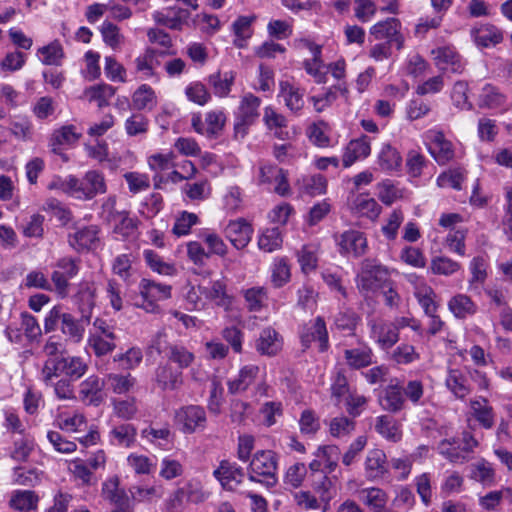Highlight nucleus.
<instances>
[{
    "mask_svg": "<svg viewBox=\"0 0 512 512\" xmlns=\"http://www.w3.org/2000/svg\"><path fill=\"white\" fill-rule=\"evenodd\" d=\"M389 282V270L374 259H365L361 264V272L357 278V286L361 292H375L386 288Z\"/></svg>",
    "mask_w": 512,
    "mask_h": 512,
    "instance_id": "obj_1",
    "label": "nucleus"
},
{
    "mask_svg": "<svg viewBox=\"0 0 512 512\" xmlns=\"http://www.w3.org/2000/svg\"><path fill=\"white\" fill-rule=\"evenodd\" d=\"M51 367L47 368V372L42 376L46 384L52 383L54 378L65 376L70 381L80 379L87 371V363L78 356H72L67 352L55 360Z\"/></svg>",
    "mask_w": 512,
    "mask_h": 512,
    "instance_id": "obj_2",
    "label": "nucleus"
},
{
    "mask_svg": "<svg viewBox=\"0 0 512 512\" xmlns=\"http://www.w3.org/2000/svg\"><path fill=\"white\" fill-rule=\"evenodd\" d=\"M277 470L276 455L270 450H261L255 453L249 465V480L264 483L266 486H274L277 482L275 473Z\"/></svg>",
    "mask_w": 512,
    "mask_h": 512,
    "instance_id": "obj_3",
    "label": "nucleus"
},
{
    "mask_svg": "<svg viewBox=\"0 0 512 512\" xmlns=\"http://www.w3.org/2000/svg\"><path fill=\"white\" fill-rule=\"evenodd\" d=\"M154 353L157 355L164 353L168 360L176 363L180 369L189 367L195 359L194 354L186 347L168 344L165 334L161 332L156 335L148 347V354L152 356Z\"/></svg>",
    "mask_w": 512,
    "mask_h": 512,
    "instance_id": "obj_4",
    "label": "nucleus"
},
{
    "mask_svg": "<svg viewBox=\"0 0 512 512\" xmlns=\"http://www.w3.org/2000/svg\"><path fill=\"white\" fill-rule=\"evenodd\" d=\"M261 100L252 93L246 94L239 105L234 123V137L243 139L248 133V129L259 117V106Z\"/></svg>",
    "mask_w": 512,
    "mask_h": 512,
    "instance_id": "obj_5",
    "label": "nucleus"
},
{
    "mask_svg": "<svg viewBox=\"0 0 512 512\" xmlns=\"http://www.w3.org/2000/svg\"><path fill=\"white\" fill-rule=\"evenodd\" d=\"M175 425L185 434L204 430L207 424L205 409L200 405H186L175 411Z\"/></svg>",
    "mask_w": 512,
    "mask_h": 512,
    "instance_id": "obj_6",
    "label": "nucleus"
},
{
    "mask_svg": "<svg viewBox=\"0 0 512 512\" xmlns=\"http://www.w3.org/2000/svg\"><path fill=\"white\" fill-rule=\"evenodd\" d=\"M139 289L143 299L141 307L149 313L159 312V306L156 302L171 297V286L156 283L149 279H142Z\"/></svg>",
    "mask_w": 512,
    "mask_h": 512,
    "instance_id": "obj_7",
    "label": "nucleus"
},
{
    "mask_svg": "<svg viewBox=\"0 0 512 512\" xmlns=\"http://www.w3.org/2000/svg\"><path fill=\"white\" fill-rule=\"evenodd\" d=\"M370 36L374 40H386L385 43L395 44L398 50L403 48L404 37L401 33V22L391 17L379 21L370 28Z\"/></svg>",
    "mask_w": 512,
    "mask_h": 512,
    "instance_id": "obj_8",
    "label": "nucleus"
},
{
    "mask_svg": "<svg viewBox=\"0 0 512 512\" xmlns=\"http://www.w3.org/2000/svg\"><path fill=\"white\" fill-rule=\"evenodd\" d=\"M106 192L104 176L95 170L88 171L82 179L77 178L75 186V197L78 199L90 200L97 194Z\"/></svg>",
    "mask_w": 512,
    "mask_h": 512,
    "instance_id": "obj_9",
    "label": "nucleus"
},
{
    "mask_svg": "<svg viewBox=\"0 0 512 512\" xmlns=\"http://www.w3.org/2000/svg\"><path fill=\"white\" fill-rule=\"evenodd\" d=\"M102 496L115 506L111 512H132L130 499L125 490L119 488L117 476L111 477L103 483Z\"/></svg>",
    "mask_w": 512,
    "mask_h": 512,
    "instance_id": "obj_10",
    "label": "nucleus"
},
{
    "mask_svg": "<svg viewBox=\"0 0 512 512\" xmlns=\"http://www.w3.org/2000/svg\"><path fill=\"white\" fill-rule=\"evenodd\" d=\"M213 476L220 482L223 489L234 491L244 478L243 469L229 460H222L214 470Z\"/></svg>",
    "mask_w": 512,
    "mask_h": 512,
    "instance_id": "obj_11",
    "label": "nucleus"
},
{
    "mask_svg": "<svg viewBox=\"0 0 512 512\" xmlns=\"http://www.w3.org/2000/svg\"><path fill=\"white\" fill-rule=\"evenodd\" d=\"M189 18L190 12L180 7H169L153 14V19L158 25L177 31H181L185 25L189 24Z\"/></svg>",
    "mask_w": 512,
    "mask_h": 512,
    "instance_id": "obj_12",
    "label": "nucleus"
},
{
    "mask_svg": "<svg viewBox=\"0 0 512 512\" xmlns=\"http://www.w3.org/2000/svg\"><path fill=\"white\" fill-rule=\"evenodd\" d=\"M225 236L236 249L245 248L251 240L253 229L245 219L230 221L225 227Z\"/></svg>",
    "mask_w": 512,
    "mask_h": 512,
    "instance_id": "obj_13",
    "label": "nucleus"
},
{
    "mask_svg": "<svg viewBox=\"0 0 512 512\" xmlns=\"http://www.w3.org/2000/svg\"><path fill=\"white\" fill-rule=\"evenodd\" d=\"M105 382L97 375H91L80 384L79 397L86 405L99 406L103 400Z\"/></svg>",
    "mask_w": 512,
    "mask_h": 512,
    "instance_id": "obj_14",
    "label": "nucleus"
},
{
    "mask_svg": "<svg viewBox=\"0 0 512 512\" xmlns=\"http://www.w3.org/2000/svg\"><path fill=\"white\" fill-rule=\"evenodd\" d=\"M313 341L319 342V351L324 352L328 348V332L323 318L317 317L315 321L304 328L301 333V342L308 348Z\"/></svg>",
    "mask_w": 512,
    "mask_h": 512,
    "instance_id": "obj_15",
    "label": "nucleus"
},
{
    "mask_svg": "<svg viewBox=\"0 0 512 512\" xmlns=\"http://www.w3.org/2000/svg\"><path fill=\"white\" fill-rule=\"evenodd\" d=\"M80 136L81 135L76 132L74 125H64L59 129L54 130L49 139V147L51 152L62 156V158L66 161L67 158L62 153V146L76 143Z\"/></svg>",
    "mask_w": 512,
    "mask_h": 512,
    "instance_id": "obj_16",
    "label": "nucleus"
},
{
    "mask_svg": "<svg viewBox=\"0 0 512 512\" xmlns=\"http://www.w3.org/2000/svg\"><path fill=\"white\" fill-rule=\"evenodd\" d=\"M429 152L439 165H445L454 158L452 143L440 131L433 132Z\"/></svg>",
    "mask_w": 512,
    "mask_h": 512,
    "instance_id": "obj_17",
    "label": "nucleus"
},
{
    "mask_svg": "<svg viewBox=\"0 0 512 512\" xmlns=\"http://www.w3.org/2000/svg\"><path fill=\"white\" fill-rule=\"evenodd\" d=\"M339 246L341 253L353 254L355 257H359L366 251L367 240L362 232L349 230L341 235Z\"/></svg>",
    "mask_w": 512,
    "mask_h": 512,
    "instance_id": "obj_18",
    "label": "nucleus"
},
{
    "mask_svg": "<svg viewBox=\"0 0 512 512\" xmlns=\"http://www.w3.org/2000/svg\"><path fill=\"white\" fill-rule=\"evenodd\" d=\"M282 349V338L279 333L267 327L263 329L256 340V350L261 355L275 356Z\"/></svg>",
    "mask_w": 512,
    "mask_h": 512,
    "instance_id": "obj_19",
    "label": "nucleus"
},
{
    "mask_svg": "<svg viewBox=\"0 0 512 512\" xmlns=\"http://www.w3.org/2000/svg\"><path fill=\"white\" fill-rule=\"evenodd\" d=\"M435 55L436 65L443 71H451L453 73H461L463 64L460 56L450 47H441L432 51Z\"/></svg>",
    "mask_w": 512,
    "mask_h": 512,
    "instance_id": "obj_20",
    "label": "nucleus"
},
{
    "mask_svg": "<svg viewBox=\"0 0 512 512\" xmlns=\"http://www.w3.org/2000/svg\"><path fill=\"white\" fill-rule=\"evenodd\" d=\"M472 416L485 429H491L494 425L495 414L493 407L486 398L478 397L470 401Z\"/></svg>",
    "mask_w": 512,
    "mask_h": 512,
    "instance_id": "obj_21",
    "label": "nucleus"
},
{
    "mask_svg": "<svg viewBox=\"0 0 512 512\" xmlns=\"http://www.w3.org/2000/svg\"><path fill=\"white\" fill-rule=\"evenodd\" d=\"M371 152L370 142L367 136L351 140L343 154L344 167L351 166L356 160L366 158Z\"/></svg>",
    "mask_w": 512,
    "mask_h": 512,
    "instance_id": "obj_22",
    "label": "nucleus"
},
{
    "mask_svg": "<svg viewBox=\"0 0 512 512\" xmlns=\"http://www.w3.org/2000/svg\"><path fill=\"white\" fill-rule=\"evenodd\" d=\"M259 373V367L256 365H246L242 367L239 374L233 380L228 381V391L231 394H238L247 390L255 381Z\"/></svg>",
    "mask_w": 512,
    "mask_h": 512,
    "instance_id": "obj_23",
    "label": "nucleus"
},
{
    "mask_svg": "<svg viewBox=\"0 0 512 512\" xmlns=\"http://www.w3.org/2000/svg\"><path fill=\"white\" fill-rule=\"evenodd\" d=\"M235 81V74L232 71L224 72L217 71L210 74L207 78V82L213 90V93L224 98L229 95L231 88Z\"/></svg>",
    "mask_w": 512,
    "mask_h": 512,
    "instance_id": "obj_24",
    "label": "nucleus"
},
{
    "mask_svg": "<svg viewBox=\"0 0 512 512\" xmlns=\"http://www.w3.org/2000/svg\"><path fill=\"white\" fill-rule=\"evenodd\" d=\"M344 358L347 365L352 369H361L373 363V352L368 346L344 350Z\"/></svg>",
    "mask_w": 512,
    "mask_h": 512,
    "instance_id": "obj_25",
    "label": "nucleus"
},
{
    "mask_svg": "<svg viewBox=\"0 0 512 512\" xmlns=\"http://www.w3.org/2000/svg\"><path fill=\"white\" fill-rule=\"evenodd\" d=\"M405 399L402 388L398 385H389L383 391L380 398L381 407L389 412L397 413L404 408Z\"/></svg>",
    "mask_w": 512,
    "mask_h": 512,
    "instance_id": "obj_26",
    "label": "nucleus"
},
{
    "mask_svg": "<svg viewBox=\"0 0 512 512\" xmlns=\"http://www.w3.org/2000/svg\"><path fill=\"white\" fill-rule=\"evenodd\" d=\"M155 381L162 390H175L182 384V377L166 364L156 368Z\"/></svg>",
    "mask_w": 512,
    "mask_h": 512,
    "instance_id": "obj_27",
    "label": "nucleus"
},
{
    "mask_svg": "<svg viewBox=\"0 0 512 512\" xmlns=\"http://www.w3.org/2000/svg\"><path fill=\"white\" fill-rule=\"evenodd\" d=\"M279 96L283 98L286 107L292 112L297 113L304 106L303 93L288 81L280 82Z\"/></svg>",
    "mask_w": 512,
    "mask_h": 512,
    "instance_id": "obj_28",
    "label": "nucleus"
},
{
    "mask_svg": "<svg viewBox=\"0 0 512 512\" xmlns=\"http://www.w3.org/2000/svg\"><path fill=\"white\" fill-rule=\"evenodd\" d=\"M90 321H82V316L80 319H76L70 313H65L62 316V322L60 325V329L62 333L72 339L74 342H80L83 338L85 325L89 324Z\"/></svg>",
    "mask_w": 512,
    "mask_h": 512,
    "instance_id": "obj_29",
    "label": "nucleus"
},
{
    "mask_svg": "<svg viewBox=\"0 0 512 512\" xmlns=\"http://www.w3.org/2000/svg\"><path fill=\"white\" fill-rule=\"evenodd\" d=\"M506 96L495 86L486 84L479 94L478 105L480 108L496 109L504 106Z\"/></svg>",
    "mask_w": 512,
    "mask_h": 512,
    "instance_id": "obj_30",
    "label": "nucleus"
},
{
    "mask_svg": "<svg viewBox=\"0 0 512 512\" xmlns=\"http://www.w3.org/2000/svg\"><path fill=\"white\" fill-rule=\"evenodd\" d=\"M446 386L459 399H464L471 392L466 376L458 369L449 371Z\"/></svg>",
    "mask_w": 512,
    "mask_h": 512,
    "instance_id": "obj_31",
    "label": "nucleus"
},
{
    "mask_svg": "<svg viewBox=\"0 0 512 512\" xmlns=\"http://www.w3.org/2000/svg\"><path fill=\"white\" fill-rule=\"evenodd\" d=\"M385 462L386 455L383 450L374 449L369 451L365 461L367 477L374 479L382 476L386 472Z\"/></svg>",
    "mask_w": 512,
    "mask_h": 512,
    "instance_id": "obj_32",
    "label": "nucleus"
},
{
    "mask_svg": "<svg viewBox=\"0 0 512 512\" xmlns=\"http://www.w3.org/2000/svg\"><path fill=\"white\" fill-rule=\"evenodd\" d=\"M154 90L147 84H143L132 95V106L135 110H152L156 106Z\"/></svg>",
    "mask_w": 512,
    "mask_h": 512,
    "instance_id": "obj_33",
    "label": "nucleus"
},
{
    "mask_svg": "<svg viewBox=\"0 0 512 512\" xmlns=\"http://www.w3.org/2000/svg\"><path fill=\"white\" fill-rule=\"evenodd\" d=\"M116 89L106 83L90 86L85 89L84 95L90 102L97 101L98 107L103 108L109 105V100L114 96Z\"/></svg>",
    "mask_w": 512,
    "mask_h": 512,
    "instance_id": "obj_34",
    "label": "nucleus"
},
{
    "mask_svg": "<svg viewBox=\"0 0 512 512\" xmlns=\"http://www.w3.org/2000/svg\"><path fill=\"white\" fill-rule=\"evenodd\" d=\"M38 500L39 498L34 491H16L11 497L9 504L17 511L28 512L37 508Z\"/></svg>",
    "mask_w": 512,
    "mask_h": 512,
    "instance_id": "obj_35",
    "label": "nucleus"
},
{
    "mask_svg": "<svg viewBox=\"0 0 512 512\" xmlns=\"http://www.w3.org/2000/svg\"><path fill=\"white\" fill-rule=\"evenodd\" d=\"M378 164L385 171L398 170L402 165V157L396 148L384 144L378 155Z\"/></svg>",
    "mask_w": 512,
    "mask_h": 512,
    "instance_id": "obj_36",
    "label": "nucleus"
},
{
    "mask_svg": "<svg viewBox=\"0 0 512 512\" xmlns=\"http://www.w3.org/2000/svg\"><path fill=\"white\" fill-rule=\"evenodd\" d=\"M96 241L97 230L94 226L84 227L69 236V244L77 251L89 249Z\"/></svg>",
    "mask_w": 512,
    "mask_h": 512,
    "instance_id": "obj_37",
    "label": "nucleus"
},
{
    "mask_svg": "<svg viewBox=\"0 0 512 512\" xmlns=\"http://www.w3.org/2000/svg\"><path fill=\"white\" fill-rule=\"evenodd\" d=\"M94 290L85 285L81 287L75 296L76 304L78 305L79 312L82 315V321H90L92 310L95 305Z\"/></svg>",
    "mask_w": 512,
    "mask_h": 512,
    "instance_id": "obj_38",
    "label": "nucleus"
},
{
    "mask_svg": "<svg viewBox=\"0 0 512 512\" xmlns=\"http://www.w3.org/2000/svg\"><path fill=\"white\" fill-rule=\"evenodd\" d=\"M375 429L383 437L393 442L399 441L402 436L396 421L389 415L379 416L376 420Z\"/></svg>",
    "mask_w": 512,
    "mask_h": 512,
    "instance_id": "obj_39",
    "label": "nucleus"
},
{
    "mask_svg": "<svg viewBox=\"0 0 512 512\" xmlns=\"http://www.w3.org/2000/svg\"><path fill=\"white\" fill-rule=\"evenodd\" d=\"M448 307L457 318H465L476 312L475 304L468 296L463 294L452 297L448 303Z\"/></svg>",
    "mask_w": 512,
    "mask_h": 512,
    "instance_id": "obj_40",
    "label": "nucleus"
},
{
    "mask_svg": "<svg viewBox=\"0 0 512 512\" xmlns=\"http://www.w3.org/2000/svg\"><path fill=\"white\" fill-rule=\"evenodd\" d=\"M136 437V429L131 424H121L110 432V440L114 445L129 447Z\"/></svg>",
    "mask_w": 512,
    "mask_h": 512,
    "instance_id": "obj_41",
    "label": "nucleus"
},
{
    "mask_svg": "<svg viewBox=\"0 0 512 512\" xmlns=\"http://www.w3.org/2000/svg\"><path fill=\"white\" fill-rule=\"evenodd\" d=\"M106 382L114 393L124 394L134 387L136 379L130 373L126 375L110 373L106 377Z\"/></svg>",
    "mask_w": 512,
    "mask_h": 512,
    "instance_id": "obj_42",
    "label": "nucleus"
},
{
    "mask_svg": "<svg viewBox=\"0 0 512 512\" xmlns=\"http://www.w3.org/2000/svg\"><path fill=\"white\" fill-rule=\"evenodd\" d=\"M38 53L43 56L42 63L45 65L59 66L64 58L63 47L57 40L39 48Z\"/></svg>",
    "mask_w": 512,
    "mask_h": 512,
    "instance_id": "obj_43",
    "label": "nucleus"
},
{
    "mask_svg": "<svg viewBox=\"0 0 512 512\" xmlns=\"http://www.w3.org/2000/svg\"><path fill=\"white\" fill-rule=\"evenodd\" d=\"M244 298L249 311H260L268 299L267 290L264 287H252L244 292Z\"/></svg>",
    "mask_w": 512,
    "mask_h": 512,
    "instance_id": "obj_44",
    "label": "nucleus"
},
{
    "mask_svg": "<svg viewBox=\"0 0 512 512\" xmlns=\"http://www.w3.org/2000/svg\"><path fill=\"white\" fill-rule=\"evenodd\" d=\"M282 245V236L278 228L266 229L258 240V246L265 252H273Z\"/></svg>",
    "mask_w": 512,
    "mask_h": 512,
    "instance_id": "obj_45",
    "label": "nucleus"
},
{
    "mask_svg": "<svg viewBox=\"0 0 512 512\" xmlns=\"http://www.w3.org/2000/svg\"><path fill=\"white\" fill-rule=\"evenodd\" d=\"M503 39L502 33L493 25H486L481 27L475 35V41L478 45L488 47L489 45H496Z\"/></svg>",
    "mask_w": 512,
    "mask_h": 512,
    "instance_id": "obj_46",
    "label": "nucleus"
},
{
    "mask_svg": "<svg viewBox=\"0 0 512 512\" xmlns=\"http://www.w3.org/2000/svg\"><path fill=\"white\" fill-rule=\"evenodd\" d=\"M415 297L423 308L426 315H433L437 311L435 293L429 286L423 285L416 288Z\"/></svg>",
    "mask_w": 512,
    "mask_h": 512,
    "instance_id": "obj_47",
    "label": "nucleus"
},
{
    "mask_svg": "<svg viewBox=\"0 0 512 512\" xmlns=\"http://www.w3.org/2000/svg\"><path fill=\"white\" fill-rule=\"evenodd\" d=\"M461 265L446 256H437L431 260L430 269L433 274L449 276L457 272Z\"/></svg>",
    "mask_w": 512,
    "mask_h": 512,
    "instance_id": "obj_48",
    "label": "nucleus"
},
{
    "mask_svg": "<svg viewBox=\"0 0 512 512\" xmlns=\"http://www.w3.org/2000/svg\"><path fill=\"white\" fill-rule=\"evenodd\" d=\"M206 135L210 138L219 136L226 123V116L223 111H211L206 114Z\"/></svg>",
    "mask_w": 512,
    "mask_h": 512,
    "instance_id": "obj_49",
    "label": "nucleus"
},
{
    "mask_svg": "<svg viewBox=\"0 0 512 512\" xmlns=\"http://www.w3.org/2000/svg\"><path fill=\"white\" fill-rule=\"evenodd\" d=\"M110 221L114 222L115 232L130 236L136 230V221L128 216L127 212H116L111 215Z\"/></svg>",
    "mask_w": 512,
    "mask_h": 512,
    "instance_id": "obj_50",
    "label": "nucleus"
},
{
    "mask_svg": "<svg viewBox=\"0 0 512 512\" xmlns=\"http://www.w3.org/2000/svg\"><path fill=\"white\" fill-rule=\"evenodd\" d=\"M340 450L335 445H327L319 447L316 452V457L320 458L325 464L326 473H331L337 467Z\"/></svg>",
    "mask_w": 512,
    "mask_h": 512,
    "instance_id": "obj_51",
    "label": "nucleus"
},
{
    "mask_svg": "<svg viewBox=\"0 0 512 512\" xmlns=\"http://www.w3.org/2000/svg\"><path fill=\"white\" fill-rule=\"evenodd\" d=\"M144 258L148 266L159 274L172 275L175 272L174 266L164 262L163 259L153 250H145Z\"/></svg>",
    "mask_w": 512,
    "mask_h": 512,
    "instance_id": "obj_52",
    "label": "nucleus"
},
{
    "mask_svg": "<svg viewBox=\"0 0 512 512\" xmlns=\"http://www.w3.org/2000/svg\"><path fill=\"white\" fill-rule=\"evenodd\" d=\"M461 445L457 443L455 440H442L439 443L438 450L440 454L444 455L451 462H463L467 459V456L464 455L461 449Z\"/></svg>",
    "mask_w": 512,
    "mask_h": 512,
    "instance_id": "obj_53",
    "label": "nucleus"
},
{
    "mask_svg": "<svg viewBox=\"0 0 512 512\" xmlns=\"http://www.w3.org/2000/svg\"><path fill=\"white\" fill-rule=\"evenodd\" d=\"M185 94L190 101L201 106L208 103L211 99V94L206 86L201 82H194L188 85L186 87Z\"/></svg>",
    "mask_w": 512,
    "mask_h": 512,
    "instance_id": "obj_54",
    "label": "nucleus"
},
{
    "mask_svg": "<svg viewBox=\"0 0 512 512\" xmlns=\"http://www.w3.org/2000/svg\"><path fill=\"white\" fill-rule=\"evenodd\" d=\"M426 166V158L423 154L416 150H410L406 156L407 173L413 177H420L423 168Z\"/></svg>",
    "mask_w": 512,
    "mask_h": 512,
    "instance_id": "obj_55",
    "label": "nucleus"
},
{
    "mask_svg": "<svg viewBox=\"0 0 512 512\" xmlns=\"http://www.w3.org/2000/svg\"><path fill=\"white\" fill-rule=\"evenodd\" d=\"M148 119L140 113L132 114L125 122V130L129 136L145 134L148 131Z\"/></svg>",
    "mask_w": 512,
    "mask_h": 512,
    "instance_id": "obj_56",
    "label": "nucleus"
},
{
    "mask_svg": "<svg viewBox=\"0 0 512 512\" xmlns=\"http://www.w3.org/2000/svg\"><path fill=\"white\" fill-rule=\"evenodd\" d=\"M355 207L359 213L371 219H375L381 212V206L373 198L359 196L355 200Z\"/></svg>",
    "mask_w": 512,
    "mask_h": 512,
    "instance_id": "obj_57",
    "label": "nucleus"
},
{
    "mask_svg": "<svg viewBox=\"0 0 512 512\" xmlns=\"http://www.w3.org/2000/svg\"><path fill=\"white\" fill-rule=\"evenodd\" d=\"M198 222V216L194 213L183 211L176 218L172 232L177 236L187 235L193 225Z\"/></svg>",
    "mask_w": 512,
    "mask_h": 512,
    "instance_id": "obj_58",
    "label": "nucleus"
},
{
    "mask_svg": "<svg viewBox=\"0 0 512 512\" xmlns=\"http://www.w3.org/2000/svg\"><path fill=\"white\" fill-rule=\"evenodd\" d=\"M364 502L375 512H381L386 505L387 497L384 491L379 488H370L364 491Z\"/></svg>",
    "mask_w": 512,
    "mask_h": 512,
    "instance_id": "obj_59",
    "label": "nucleus"
},
{
    "mask_svg": "<svg viewBox=\"0 0 512 512\" xmlns=\"http://www.w3.org/2000/svg\"><path fill=\"white\" fill-rule=\"evenodd\" d=\"M327 180L321 174L310 176L304 180L303 189L310 196L321 195L326 192Z\"/></svg>",
    "mask_w": 512,
    "mask_h": 512,
    "instance_id": "obj_60",
    "label": "nucleus"
},
{
    "mask_svg": "<svg viewBox=\"0 0 512 512\" xmlns=\"http://www.w3.org/2000/svg\"><path fill=\"white\" fill-rule=\"evenodd\" d=\"M61 344L58 342L52 341L50 338L43 347V351L47 356V359L42 368V376L47 372V368L51 367L50 364H53L55 360H59L66 351L61 350Z\"/></svg>",
    "mask_w": 512,
    "mask_h": 512,
    "instance_id": "obj_61",
    "label": "nucleus"
},
{
    "mask_svg": "<svg viewBox=\"0 0 512 512\" xmlns=\"http://www.w3.org/2000/svg\"><path fill=\"white\" fill-rule=\"evenodd\" d=\"M355 17L361 22H368L376 13L377 6L372 0H355Z\"/></svg>",
    "mask_w": 512,
    "mask_h": 512,
    "instance_id": "obj_62",
    "label": "nucleus"
},
{
    "mask_svg": "<svg viewBox=\"0 0 512 512\" xmlns=\"http://www.w3.org/2000/svg\"><path fill=\"white\" fill-rule=\"evenodd\" d=\"M77 183V177L73 175H69L65 178L62 177H54L52 181L48 184L49 190H60L64 193L72 195L75 197V186Z\"/></svg>",
    "mask_w": 512,
    "mask_h": 512,
    "instance_id": "obj_63",
    "label": "nucleus"
},
{
    "mask_svg": "<svg viewBox=\"0 0 512 512\" xmlns=\"http://www.w3.org/2000/svg\"><path fill=\"white\" fill-rule=\"evenodd\" d=\"M464 180L463 172L459 169L449 170L448 172L442 173L437 183L440 187L450 186L456 190L461 189V183Z\"/></svg>",
    "mask_w": 512,
    "mask_h": 512,
    "instance_id": "obj_64",
    "label": "nucleus"
}]
</instances>
